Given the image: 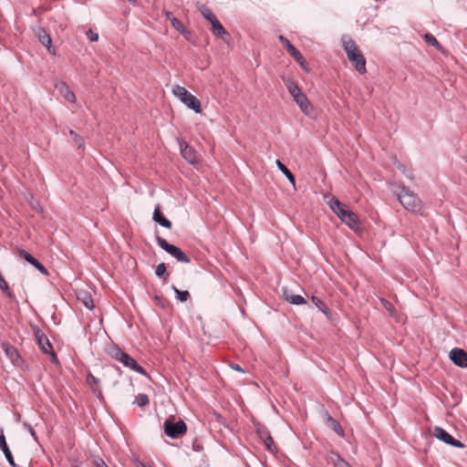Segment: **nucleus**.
Segmentation results:
<instances>
[{
  "mask_svg": "<svg viewBox=\"0 0 467 467\" xmlns=\"http://www.w3.org/2000/svg\"><path fill=\"white\" fill-rule=\"evenodd\" d=\"M211 26H212V33L217 36V37H221L224 42H228L229 39H230V35L229 33L224 29V27L223 26V25L219 22L218 19H214L213 21H212L211 23Z\"/></svg>",
  "mask_w": 467,
  "mask_h": 467,
  "instance_id": "nucleus-14",
  "label": "nucleus"
},
{
  "mask_svg": "<svg viewBox=\"0 0 467 467\" xmlns=\"http://www.w3.org/2000/svg\"><path fill=\"white\" fill-rule=\"evenodd\" d=\"M433 436L444 443L455 448H463L464 445L458 440L454 439L450 433L441 427L433 429Z\"/></svg>",
  "mask_w": 467,
  "mask_h": 467,
  "instance_id": "nucleus-8",
  "label": "nucleus"
},
{
  "mask_svg": "<svg viewBox=\"0 0 467 467\" xmlns=\"http://www.w3.org/2000/svg\"><path fill=\"white\" fill-rule=\"evenodd\" d=\"M328 426L339 436H344V431L340 424L329 414L327 416Z\"/></svg>",
  "mask_w": 467,
  "mask_h": 467,
  "instance_id": "nucleus-21",
  "label": "nucleus"
},
{
  "mask_svg": "<svg viewBox=\"0 0 467 467\" xmlns=\"http://www.w3.org/2000/svg\"><path fill=\"white\" fill-rule=\"evenodd\" d=\"M200 11H201L202 15L203 16V17L205 19H207L210 23L212 21H213L214 19H217V17L213 13V11L210 8L206 7L205 5H202L200 7Z\"/></svg>",
  "mask_w": 467,
  "mask_h": 467,
  "instance_id": "nucleus-28",
  "label": "nucleus"
},
{
  "mask_svg": "<svg viewBox=\"0 0 467 467\" xmlns=\"http://www.w3.org/2000/svg\"><path fill=\"white\" fill-rule=\"evenodd\" d=\"M0 289L5 293V295L8 296V297H12V293L9 289V286L6 283V281L5 280V278L3 277V275L0 274Z\"/></svg>",
  "mask_w": 467,
  "mask_h": 467,
  "instance_id": "nucleus-33",
  "label": "nucleus"
},
{
  "mask_svg": "<svg viewBox=\"0 0 467 467\" xmlns=\"http://www.w3.org/2000/svg\"><path fill=\"white\" fill-rule=\"evenodd\" d=\"M34 32L38 40L47 48V51L50 54L55 55L56 50L52 45L50 35L43 27L40 26L35 28Z\"/></svg>",
  "mask_w": 467,
  "mask_h": 467,
  "instance_id": "nucleus-9",
  "label": "nucleus"
},
{
  "mask_svg": "<svg viewBox=\"0 0 467 467\" xmlns=\"http://www.w3.org/2000/svg\"><path fill=\"white\" fill-rule=\"evenodd\" d=\"M87 382L93 386V385H99V379L98 378H96L95 376H93L92 374H88V377H87Z\"/></svg>",
  "mask_w": 467,
  "mask_h": 467,
  "instance_id": "nucleus-37",
  "label": "nucleus"
},
{
  "mask_svg": "<svg viewBox=\"0 0 467 467\" xmlns=\"http://www.w3.org/2000/svg\"><path fill=\"white\" fill-rule=\"evenodd\" d=\"M111 356L121 362L126 368H129L140 375L147 376L145 369L139 365L133 358H131L128 353L122 351L120 348H114L111 352Z\"/></svg>",
  "mask_w": 467,
  "mask_h": 467,
  "instance_id": "nucleus-5",
  "label": "nucleus"
},
{
  "mask_svg": "<svg viewBox=\"0 0 467 467\" xmlns=\"http://www.w3.org/2000/svg\"><path fill=\"white\" fill-rule=\"evenodd\" d=\"M311 300L319 311L324 313L327 317H328L330 315L326 304L321 299H319L317 296H312Z\"/></svg>",
  "mask_w": 467,
  "mask_h": 467,
  "instance_id": "nucleus-25",
  "label": "nucleus"
},
{
  "mask_svg": "<svg viewBox=\"0 0 467 467\" xmlns=\"http://www.w3.org/2000/svg\"><path fill=\"white\" fill-rule=\"evenodd\" d=\"M336 467H351L348 462H347L344 459L337 456V460L335 462Z\"/></svg>",
  "mask_w": 467,
  "mask_h": 467,
  "instance_id": "nucleus-38",
  "label": "nucleus"
},
{
  "mask_svg": "<svg viewBox=\"0 0 467 467\" xmlns=\"http://www.w3.org/2000/svg\"><path fill=\"white\" fill-rule=\"evenodd\" d=\"M165 16H166V17H167L170 21H171V18L174 17V16H172L171 12H170V11H166V12H165Z\"/></svg>",
  "mask_w": 467,
  "mask_h": 467,
  "instance_id": "nucleus-43",
  "label": "nucleus"
},
{
  "mask_svg": "<svg viewBox=\"0 0 467 467\" xmlns=\"http://www.w3.org/2000/svg\"><path fill=\"white\" fill-rule=\"evenodd\" d=\"M380 303H381L382 306L389 312V314L391 317H394V315H395L394 306L385 298H380Z\"/></svg>",
  "mask_w": 467,
  "mask_h": 467,
  "instance_id": "nucleus-31",
  "label": "nucleus"
},
{
  "mask_svg": "<svg viewBox=\"0 0 467 467\" xmlns=\"http://www.w3.org/2000/svg\"><path fill=\"white\" fill-rule=\"evenodd\" d=\"M128 1H129V2H131V3H134V2H135V0H128Z\"/></svg>",
  "mask_w": 467,
  "mask_h": 467,
  "instance_id": "nucleus-44",
  "label": "nucleus"
},
{
  "mask_svg": "<svg viewBox=\"0 0 467 467\" xmlns=\"http://www.w3.org/2000/svg\"><path fill=\"white\" fill-rule=\"evenodd\" d=\"M69 135L72 137L78 149L84 146L83 140L74 130H70Z\"/></svg>",
  "mask_w": 467,
  "mask_h": 467,
  "instance_id": "nucleus-35",
  "label": "nucleus"
},
{
  "mask_svg": "<svg viewBox=\"0 0 467 467\" xmlns=\"http://www.w3.org/2000/svg\"><path fill=\"white\" fill-rule=\"evenodd\" d=\"M36 337L37 339V344L40 348V349L46 353V354H52V356L55 358L54 352H52V346L50 344L49 339L46 337L44 333L40 331V329H36L35 332Z\"/></svg>",
  "mask_w": 467,
  "mask_h": 467,
  "instance_id": "nucleus-12",
  "label": "nucleus"
},
{
  "mask_svg": "<svg viewBox=\"0 0 467 467\" xmlns=\"http://www.w3.org/2000/svg\"><path fill=\"white\" fill-rule=\"evenodd\" d=\"M342 46L355 69L360 74H364L366 72V59L353 39L348 36H343Z\"/></svg>",
  "mask_w": 467,
  "mask_h": 467,
  "instance_id": "nucleus-2",
  "label": "nucleus"
},
{
  "mask_svg": "<svg viewBox=\"0 0 467 467\" xmlns=\"http://www.w3.org/2000/svg\"><path fill=\"white\" fill-rule=\"evenodd\" d=\"M75 467H79V466H75Z\"/></svg>",
  "mask_w": 467,
  "mask_h": 467,
  "instance_id": "nucleus-46",
  "label": "nucleus"
},
{
  "mask_svg": "<svg viewBox=\"0 0 467 467\" xmlns=\"http://www.w3.org/2000/svg\"><path fill=\"white\" fill-rule=\"evenodd\" d=\"M276 165L288 181L295 185V177L288 168L280 160H276Z\"/></svg>",
  "mask_w": 467,
  "mask_h": 467,
  "instance_id": "nucleus-23",
  "label": "nucleus"
},
{
  "mask_svg": "<svg viewBox=\"0 0 467 467\" xmlns=\"http://www.w3.org/2000/svg\"><path fill=\"white\" fill-rule=\"evenodd\" d=\"M153 220L162 227L168 229L171 228V223L161 213L159 206H157L154 210Z\"/></svg>",
  "mask_w": 467,
  "mask_h": 467,
  "instance_id": "nucleus-19",
  "label": "nucleus"
},
{
  "mask_svg": "<svg viewBox=\"0 0 467 467\" xmlns=\"http://www.w3.org/2000/svg\"><path fill=\"white\" fill-rule=\"evenodd\" d=\"M0 449L3 451V453L5 454V457L6 458L8 463L11 466L15 467L16 463L14 461L13 455L7 446L5 437L4 434V430L2 428H0Z\"/></svg>",
  "mask_w": 467,
  "mask_h": 467,
  "instance_id": "nucleus-16",
  "label": "nucleus"
},
{
  "mask_svg": "<svg viewBox=\"0 0 467 467\" xmlns=\"http://www.w3.org/2000/svg\"><path fill=\"white\" fill-rule=\"evenodd\" d=\"M397 197L400 204L408 211L423 214V203L418 195L408 187L402 186L401 191L397 193Z\"/></svg>",
  "mask_w": 467,
  "mask_h": 467,
  "instance_id": "nucleus-3",
  "label": "nucleus"
},
{
  "mask_svg": "<svg viewBox=\"0 0 467 467\" xmlns=\"http://www.w3.org/2000/svg\"><path fill=\"white\" fill-rule=\"evenodd\" d=\"M93 464L95 467H109L106 462L100 458H95L93 460Z\"/></svg>",
  "mask_w": 467,
  "mask_h": 467,
  "instance_id": "nucleus-40",
  "label": "nucleus"
},
{
  "mask_svg": "<svg viewBox=\"0 0 467 467\" xmlns=\"http://www.w3.org/2000/svg\"><path fill=\"white\" fill-rule=\"evenodd\" d=\"M19 254L26 262H28L30 265H32L34 267H36L41 274H43L44 275H49L47 269L41 263H39L34 256H32L29 253H27L25 250H19Z\"/></svg>",
  "mask_w": 467,
  "mask_h": 467,
  "instance_id": "nucleus-13",
  "label": "nucleus"
},
{
  "mask_svg": "<svg viewBox=\"0 0 467 467\" xmlns=\"http://www.w3.org/2000/svg\"><path fill=\"white\" fill-rule=\"evenodd\" d=\"M59 91L67 101L74 102L76 100L75 94L70 90L66 83H61L59 86Z\"/></svg>",
  "mask_w": 467,
  "mask_h": 467,
  "instance_id": "nucleus-20",
  "label": "nucleus"
},
{
  "mask_svg": "<svg viewBox=\"0 0 467 467\" xmlns=\"http://www.w3.org/2000/svg\"><path fill=\"white\" fill-rule=\"evenodd\" d=\"M279 40L285 46L288 53L303 67L306 68V60L301 53L284 36H279Z\"/></svg>",
  "mask_w": 467,
  "mask_h": 467,
  "instance_id": "nucleus-10",
  "label": "nucleus"
},
{
  "mask_svg": "<svg viewBox=\"0 0 467 467\" xmlns=\"http://www.w3.org/2000/svg\"><path fill=\"white\" fill-rule=\"evenodd\" d=\"M137 405L139 407H145L149 404L150 402V400H149V397L147 394L145 393H140L137 398H136V401Z\"/></svg>",
  "mask_w": 467,
  "mask_h": 467,
  "instance_id": "nucleus-29",
  "label": "nucleus"
},
{
  "mask_svg": "<svg viewBox=\"0 0 467 467\" xmlns=\"http://www.w3.org/2000/svg\"><path fill=\"white\" fill-rule=\"evenodd\" d=\"M262 438L265 440V444L267 447L269 451H273L272 447L274 446V440L270 436L269 432H266L262 436Z\"/></svg>",
  "mask_w": 467,
  "mask_h": 467,
  "instance_id": "nucleus-36",
  "label": "nucleus"
},
{
  "mask_svg": "<svg viewBox=\"0 0 467 467\" xmlns=\"http://www.w3.org/2000/svg\"><path fill=\"white\" fill-rule=\"evenodd\" d=\"M294 100L296 102L300 109L309 117L313 116L314 109L313 107L308 100L307 97L303 93L300 96H297V98L294 99Z\"/></svg>",
  "mask_w": 467,
  "mask_h": 467,
  "instance_id": "nucleus-15",
  "label": "nucleus"
},
{
  "mask_svg": "<svg viewBox=\"0 0 467 467\" xmlns=\"http://www.w3.org/2000/svg\"><path fill=\"white\" fill-rule=\"evenodd\" d=\"M328 206L333 213L347 224L350 229L358 232L360 229V221L358 215L347 208V206L339 202L338 199L333 197L328 201Z\"/></svg>",
  "mask_w": 467,
  "mask_h": 467,
  "instance_id": "nucleus-1",
  "label": "nucleus"
},
{
  "mask_svg": "<svg viewBox=\"0 0 467 467\" xmlns=\"http://www.w3.org/2000/svg\"><path fill=\"white\" fill-rule=\"evenodd\" d=\"M451 360L460 368H467V352L461 348H453L450 351Z\"/></svg>",
  "mask_w": 467,
  "mask_h": 467,
  "instance_id": "nucleus-11",
  "label": "nucleus"
},
{
  "mask_svg": "<svg viewBox=\"0 0 467 467\" xmlns=\"http://www.w3.org/2000/svg\"><path fill=\"white\" fill-rule=\"evenodd\" d=\"M155 274L159 277H163L164 279H167L168 274H166V265L164 263H161L157 265Z\"/></svg>",
  "mask_w": 467,
  "mask_h": 467,
  "instance_id": "nucleus-32",
  "label": "nucleus"
},
{
  "mask_svg": "<svg viewBox=\"0 0 467 467\" xmlns=\"http://www.w3.org/2000/svg\"><path fill=\"white\" fill-rule=\"evenodd\" d=\"M84 306L88 308V309H93L94 308V302H93V299L91 297V296L87 293V292H84L81 294V297H79Z\"/></svg>",
  "mask_w": 467,
  "mask_h": 467,
  "instance_id": "nucleus-27",
  "label": "nucleus"
},
{
  "mask_svg": "<svg viewBox=\"0 0 467 467\" xmlns=\"http://www.w3.org/2000/svg\"><path fill=\"white\" fill-rule=\"evenodd\" d=\"M87 36L92 42L98 41V39H99V35L97 33L93 32L91 29H88L87 31Z\"/></svg>",
  "mask_w": 467,
  "mask_h": 467,
  "instance_id": "nucleus-39",
  "label": "nucleus"
},
{
  "mask_svg": "<svg viewBox=\"0 0 467 467\" xmlns=\"http://www.w3.org/2000/svg\"><path fill=\"white\" fill-rule=\"evenodd\" d=\"M284 298L292 305H305L306 299L300 295H294L288 289H283Z\"/></svg>",
  "mask_w": 467,
  "mask_h": 467,
  "instance_id": "nucleus-17",
  "label": "nucleus"
},
{
  "mask_svg": "<svg viewBox=\"0 0 467 467\" xmlns=\"http://www.w3.org/2000/svg\"><path fill=\"white\" fill-rule=\"evenodd\" d=\"M4 347L6 356L10 358L13 362H16L20 358V355L15 347L9 344H5Z\"/></svg>",
  "mask_w": 467,
  "mask_h": 467,
  "instance_id": "nucleus-22",
  "label": "nucleus"
},
{
  "mask_svg": "<svg viewBox=\"0 0 467 467\" xmlns=\"http://www.w3.org/2000/svg\"><path fill=\"white\" fill-rule=\"evenodd\" d=\"M230 367H231L233 369L236 370V371H239V372H242V373H244V372H245V370H244V369H243V368L240 367V365H238V364L232 363V364H230Z\"/></svg>",
  "mask_w": 467,
  "mask_h": 467,
  "instance_id": "nucleus-41",
  "label": "nucleus"
},
{
  "mask_svg": "<svg viewBox=\"0 0 467 467\" xmlns=\"http://www.w3.org/2000/svg\"><path fill=\"white\" fill-rule=\"evenodd\" d=\"M156 242L164 251L173 256L178 262L189 264L191 262L188 256L181 248L169 244L164 238L156 236Z\"/></svg>",
  "mask_w": 467,
  "mask_h": 467,
  "instance_id": "nucleus-6",
  "label": "nucleus"
},
{
  "mask_svg": "<svg viewBox=\"0 0 467 467\" xmlns=\"http://www.w3.org/2000/svg\"><path fill=\"white\" fill-rule=\"evenodd\" d=\"M171 23L175 30L181 33L184 32V26L179 19H177L176 17H172L171 18Z\"/></svg>",
  "mask_w": 467,
  "mask_h": 467,
  "instance_id": "nucleus-34",
  "label": "nucleus"
},
{
  "mask_svg": "<svg viewBox=\"0 0 467 467\" xmlns=\"http://www.w3.org/2000/svg\"><path fill=\"white\" fill-rule=\"evenodd\" d=\"M285 85H286V88H287L289 93L291 94V96L294 99H296V98H297V96H300L303 94V92L301 91L298 85L296 83H295L294 81L288 80L285 83Z\"/></svg>",
  "mask_w": 467,
  "mask_h": 467,
  "instance_id": "nucleus-24",
  "label": "nucleus"
},
{
  "mask_svg": "<svg viewBox=\"0 0 467 467\" xmlns=\"http://www.w3.org/2000/svg\"><path fill=\"white\" fill-rule=\"evenodd\" d=\"M173 290L176 294V297L181 302H185L188 300L190 294L188 291H181L177 287L173 286Z\"/></svg>",
  "mask_w": 467,
  "mask_h": 467,
  "instance_id": "nucleus-30",
  "label": "nucleus"
},
{
  "mask_svg": "<svg viewBox=\"0 0 467 467\" xmlns=\"http://www.w3.org/2000/svg\"><path fill=\"white\" fill-rule=\"evenodd\" d=\"M25 426L29 431L30 434L34 437V439L36 440V431H34V429L32 428V426L28 425V424H25Z\"/></svg>",
  "mask_w": 467,
  "mask_h": 467,
  "instance_id": "nucleus-42",
  "label": "nucleus"
},
{
  "mask_svg": "<svg viewBox=\"0 0 467 467\" xmlns=\"http://www.w3.org/2000/svg\"><path fill=\"white\" fill-rule=\"evenodd\" d=\"M182 156L189 162L194 163L196 161V155L193 149L189 147L186 143L182 142L181 144Z\"/></svg>",
  "mask_w": 467,
  "mask_h": 467,
  "instance_id": "nucleus-18",
  "label": "nucleus"
},
{
  "mask_svg": "<svg viewBox=\"0 0 467 467\" xmlns=\"http://www.w3.org/2000/svg\"><path fill=\"white\" fill-rule=\"evenodd\" d=\"M164 431L170 438L177 439L183 435L187 431V426L184 421L178 420L173 422L170 420L164 421Z\"/></svg>",
  "mask_w": 467,
  "mask_h": 467,
  "instance_id": "nucleus-7",
  "label": "nucleus"
},
{
  "mask_svg": "<svg viewBox=\"0 0 467 467\" xmlns=\"http://www.w3.org/2000/svg\"><path fill=\"white\" fill-rule=\"evenodd\" d=\"M173 95L178 98L185 106L192 109L196 113L202 112L200 100L189 92L184 87L175 85L172 88Z\"/></svg>",
  "mask_w": 467,
  "mask_h": 467,
  "instance_id": "nucleus-4",
  "label": "nucleus"
},
{
  "mask_svg": "<svg viewBox=\"0 0 467 467\" xmlns=\"http://www.w3.org/2000/svg\"><path fill=\"white\" fill-rule=\"evenodd\" d=\"M465 161L467 162V157L465 158Z\"/></svg>",
  "mask_w": 467,
  "mask_h": 467,
  "instance_id": "nucleus-45",
  "label": "nucleus"
},
{
  "mask_svg": "<svg viewBox=\"0 0 467 467\" xmlns=\"http://www.w3.org/2000/svg\"><path fill=\"white\" fill-rule=\"evenodd\" d=\"M424 40L425 42L431 47H436L438 50L441 49V44L438 42L436 37L431 34H425L424 35Z\"/></svg>",
  "mask_w": 467,
  "mask_h": 467,
  "instance_id": "nucleus-26",
  "label": "nucleus"
}]
</instances>
